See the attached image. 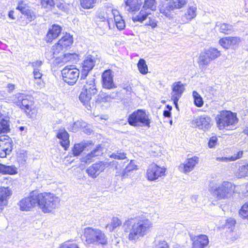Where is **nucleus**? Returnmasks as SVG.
Segmentation results:
<instances>
[{
    "instance_id": "f257e3e1",
    "label": "nucleus",
    "mask_w": 248,
    "mask_h": 248,
    "mask_svg": "<svg viewBox=\"0 0 248 248\" xmlns=\"http://www.w3.org/2000/svg\"><path fill=\"white\" fill-rule=\"evenodd\" d=\"M60 200L53 193H40L37 190L31 191L27 197L22 199L18 203L23 211H30L37 205L44 213L52 212L58 207Z\"/></svg>"
},
{
    "instance_id": "f03ea898",
    "label": "nucleus",
    "mask_w": 248,
    "mask_h": 248,
    "mask_svg": "<svg viewBox=\"0 0 248 248\" xmlns=\"http://www.w3.org/2000/svg\"><path fill=\"white\" fill-rule=\"evenodd\" d=\"M152 226V222L149 219L144 217H137L126 220L123 228L124 232L127 233L130 241H137L147 234Z\"/></svg>"
},
{
    "instance_id": "7ed1b4c3",
    "label": "nucleus",
    "mask_w": 248,
    "mask_h": 248,
    "mask_svg": "<svg viewBox=\"0 0 248 248\" xmlns=\"http://www.w3.org/2000/svg\"><path fill=\"white\" fill-rule=\"evenodd\" d=\"M128 124L133 126H150L151 120L149 114L145 110L139 109L134 111L128 116Z\"/></svg>"
},
{
    "instance_id": "20e7f679",
    "label": "nucleus",
    "mask_w": 248,
    "mask_h": 248,
    "mask_svg": "<svg viewBox=\"0 0 248 248\" xmlns=\"http://www.w3.org/2000/svg\"><path fill=\"white\" fill-rule=\"evenodd\" d=\"M234 186L228 181H223L212 187V192L218 200L228 199L234 190Z\"/></svg>"
},
{
    "instance_id": "39448f33",
    "label": "nucleus",
    "mask_w": 248,
    "mask_h": 248,
    "mask_svg": "<svg viewBox=\"0 0 248 248\" xmlns=\"http://www.w3.org/2000/svg\"><path fill=\"white\" fill-rule=\"evenodd\" d=\"M217 127L222 130L229 126H232L237 123L238 119L236 113L231 111L223 110L216 116Z\"/></svg>"
},
{
    "instance_id": "423d86ee",
    "label": "nucleus",
    "mask_w": 248,
    "mask_h": 248,
    "mask_svg": "<svg viewBox=\"0 0 248 248\" xmlns=\"http://www.w3.org/2000/svg\"><path fill=\"white\" fill-rule=\"evenodd\" d=\"M93 91V80H89L84 86L83 91L81 92L79 99L85 107L91 111L92 106L91 100H92Z\"/></svg>"
},
{
    "instance_id": "0eeeda50",
    "label": "nucleus",
    "mask_w": 248,
    "mask_h": 248,
    "mask_svg": "<svg viewBox=\"0 0 248 248\" xmlns=\"http://www.w3.org/2000/svg\"><path fill=\"white\" fill-rule=\"evenodd\" d=\"M73 66H65L61 71L63 81L70 85L75 84L79 76L78 69L72 67Z\"/></svg>"
},
{
    "instance_id": "6e6552de",
    "label": "nucleus",
    "mask_w": 248,
    "mask_h": 248,
    "mask_svg": "<svg viewBox=\"0 0 248 248\" xmlns=\"http://www.w3.org/2000/svg\"><path fill=\"white\" fill-rule=\"evenodd\" d=\"M186 0H170L169 2L160 7V12L166 17L170 18L172 17L171 11L182 8L186 4Z\"/></svg>"
},
{
    "instance_id": "1a4fd4ad",
    "label": "nucleus",
    "mask_w": 248,
    "mask_h": 248,
    "mask_svg": "<svg viewBox=\"0 0 248 248\" xmlns=\"http://www.w3.org/2000/svg\"><path fill=\"white\" fill-rule=\"evenodd\" d=\"M73 43V38L69 33H66L58 42L53 46L52 50L53 51V57L55 55H58L61 50L63 49H66Z\"/></svg>"
},
{
    "instance_id": "9d476101",
    "label": "nucleus",
    "mask_w": 248,
    "mask_h": 248,
    "mask_svg": "<svg viewBox=\"0 0 248 248\" xmlns=\"http://www.w3.org/2000/svg\"><path fill=\"white\" fill-rule=\"evenodd\" d=\"M13 150V141L7 135L0 136V157H6Z\"/></svg>"
},
{
    "instance_id": "9b49d317",
    "label": "nucleus",
    "mask_w": 248,
    "mask_h": 248,
    "mask_svg": "<svg viewBox=\"0 0 248 248\" xmlns=\"http://www.w3.org/2000/svg\"><path fill=\"white\" fill-rule=\"evenodd\" d=\"M165 168H161L155 163L151 164L147 170V178L150 181L155 180L165 175Z\"/></svg>"
},
{
    "instance_id": "f8f14e48",
    "label": "nucleus",
    "mask_w": 248,
    "mask_h": 248,
    "mask_svg": "<svg viewBox=\"0 0 248 248\" xmlns=\"http://www.w3.org/2000/svg\"><path fill=\"white\" fill-rule=\"evenodd\" d=\"M192 124L195 125V127L206 131L212 126L211 119L209 116L203 115L195 118L192 120Z\"/></svg>"
},
{
    "instance_id": "ddd939ff",
    "label": "nucleus",
    "mask_w": 248,
    "mask_h": 248,
    "mask_svg": "<svg viewBox=\"0 0 248 248\" xmlns=\"http://www.w3.org/2000/svg\"><path fill=\"white\" fill-rule=\"evenodd\" d=\"M16 104L21 108L26 110L31 109L33 105V98L31 96L19 93L16 95Z\"/></svg>"
},
{
    "instance_id": "4468645a",
    "label": "nucleus",
    "mask_w": 248,
    "mask_h": 248,
    "mask_svg": "<svg viewBox=\"0 0 248 248\" xmlns=\"http://www.w3.org/2000/svg\"><path fill=\"white\" fill-rule=\"evenodd\" d=\"M102 86L104 88L110 90L116 88L113 81V76L110 70L105 71L102 75Z\"/></svg>"
},
{
    "instance_id": "2eb2a0df",
    "label": "nucleus",
    "mask_w": 248,
    "mask_h": 248,
    "mask_svg": "<svg viewBox=\"0 0 248 248\" xmlns=\"http://www.w3.org/2000/svg\"><path fill=\"white\" fill-rule=\"evenodd\" d=\"M92 147V141H84L80 143H76L72 148V152L74 156H78L85 150L88 151Z\"/></svg>"
},
{
    "instance_id": "dca6fc26",
    "label": "nucleus",
    "mask_w": 248,
    "mask_h": 248,
    "mask_svg": "<svg viewBox=\"0 0 248 248\" xmlns=\"http://www.w3.org/2000/svg\"><path fill=\"white\" fill-rule=\"evenodd\" d=\"M172 90L171 100L177 104L185 90L184 85L180 81L175 82L172 85Z\"/></svg>"
},
{
    "instance_id": "f3484780",
    "label": "nucleus",
    "mask_w": 248,
    "mask_h": 248,
    "mask_svg": "<svg viewBox=\"0 0 248 248\" xmlns=\"http://www.w3.org/2000/svg\"><path fill=\"white\" fill-rule=\"evenodd\" d=\"M198 162L199 158L197 156L188 158L184 163L180 164L179 169L185 173H188L194 169Z\"/></svg>"
},
{
    "instance_id": "a211bd4d",
    "label": "nucleus",
    "mask_w": 248,
    "mask_h": 248,
    "mask_svg": "<svg viewBox=\"0 0 248 248\" xmlns=\"http://www.w3.org/2000/svg\"><path fill=\"white\" fill-rule=\"evenodd\" d=\"M191 240L193 241L192 248H204L209 244L208 236L204 234L195 236Z\"/></svg>"
},
{
    "instance_id": "6ab92c4d",
    "label": "nucleus",
    "mask_w": 248,
    "mask_h": 248,
    "mask_svg": "<svg viewBox=\"0 0 248 248\" xmlns=\"http://www.w3.org/2000/svg\"><path fill=\"white\" fill-rule=\"evenodd\" d=\"M93 68V58L91 55H89L84 60L82 63V69L81 71V79H85L88 73Z\"/></svg>"
},
{
    "instance_id": "aec40b11",
    "label": "nucleus",
    "mask_w": 248,
    "mask_h": 248,
    "mask_svg": "<svg viewBox=\"0 0 248 248\" xmlns=\"http://www.w3.org/2000/svg\"><path fill=\"white\" fill-rule=\"evenodd\" d=\"M108 243V239L104 233L98 229H94V244L102 247Z\"/></svg>"
},
{
    "instance_id": "412c9836",
    "label": "nucleus",
    "mask_w": 248,
    "mask_h": 248,
    "mask_svg": "<svg viewBox=\"0 0 248 248\" xmlns=\"http://www.w3.org/2000/svg\"><path fill=\"white\" fill-rule=\"evenodd\" d=\"M62 27L56 24H53L50 28L46 36V41L48 42H51L53 39L57 38L61 33Z\"/></svg>"
},
{
    "instance_id": "4be33fe9",
    "label": "nucleus",
    "mask_w": 248,
    "mask_h": 248,
    "mask_svg": "<svg viewBox=\"0 0 248 248\" xmlns=\"http://www.w3.org/2000/svg\"><path fill=\"white\" fill-rule=\"evenodd\" d=\"M125 10L129 13H134L140 10L142 3L141 0H125Z\"/></svg>"
},
{
    "instance_id": "5701e85b",
    "label": "nucleus",
    "mask_w": 248,
    "mask_h": 248,
    "mask_svg": "<svg viewBox=\"0 0 248 248\" xmlns=\"http://www.w3.org/2000/svg\"><path fill=\"white\" fill-rule=\"evenodd\" d=\"M78 60V55L76 53H65L62 57L56 59L57 62L59 63H66L68 62L75 63Z\"/></svg>"
},
{
    "instance_id": "b1692460",
    "label": "nucleus",
    "mask_w": 248,
    "mask_h": 248,
    "mask_svg": "<svg viewBox=\"0 0 248 248\" xmlns=\"http://www.w3.org/2000/svg\"><path fill=\"white\" fill-rule=\"evenodd\" d=\"M197 8L194 6L189 7L186 13L182 16L181 18V23L185 24L188 23L196 16Z\"/></svg>"
},
{
    "instance_id": "393cba45",
    "label": "nucleus",
    "mask_w": 248,
    "mask_h": 248,
    "mask_svg": "<svg viewBox=\"0 0 248 248\" xmlns=\"http://www.w3.org/2000/svg\"><path fill=\"white\" fill-rule=\"evenodd\" d=\"M10 121L9 117L2 114L0 116V134L7 133L10 131Z\"/></svg>"
},
{
    "instance_id": "a878e982",
    "label": "nucleus",
    "mask_w": 248,
    "mask_h": 248,
    "mask_svg": "<svg viewBox=\"0 0 248 248\" xmlns=\"http://www.w3.org/2000/svg\"><path fill=\"white\" fill-rule=\"evenodd\" d=\"M69 137L68 133L65 130L59 131L57 135V138L61 140L60 142L61 145L64 148L65 150H67L69 146Z\"/></svg>"
},
{
    "instance_id": "bb28decb",
    "label": "nucleus",
    "mask_w": 248,
    "mask_h": 248,
    "mask_svg": "<svg viewBox=\"0 0 248 248\" xmlns=\"http://www.w3.org/2000/svg\"><path fill=\"white\" fill-rule=\"evenodd\" d=\"M215 29L220 32L228 34L234 31V29L232 25L219 22L216 23Z\"/></svg>"
},
{
    "instance_id": "cd10ccee",
    "label": "nucleus",
    "mask_w": 248,
    "mask_h": 248,
    "mask_svg": "<svg viewBox=\"0 0 248 248\" xmlns=\"http://www.w3.org/2000/svg\"><path fill=\"white\" fill-rule=\"evenodd\" d=\"M82 240L85 245L92 244L93 243V229L92 227H89L84 229Z\"/></svg>"
},
{
    "instance_id": "c85d7f7f",
    "label": "nucleus",
    "mask_w": 248,
    "mask_h": 248,
    "mask_svg": "<svg viewBox=\"0 0 248 248\" xmlns=\"http://www.w3.org/2000/svg\"><path fill=\"white\" fill-rule=\"evenodd\" d=\"M95 102L97 106L102 107L103 109H106L108 106H104V104L109 103L110 101L108 96V94L102 92L97 95Z\"/></svg>"
},
{
    "instance_id": "c756f323",
    "label": "nucleus",
    "mask_w": 248,
    "mask_h": 248,
    "mask_svg": "<svg viewBox=\"0 0 248 248\" xmlns=\"http://www.w3.org/2000/svg\"><path fill=\"white\" fill-rule=\"evenodd\" d=\"M12 194V191L8 187H0V201L4 204L7 203V199Z\"/></svg>"
},
{
    "instance_id": "7c9ffc66",
    "label": "nucleus",
    "mask_w": 248,
    "mask_h": 248,
    "mask_svg": "<svg viewBox=\"0 0 248 248\" xmlns=\"http://www.w3.org/2000/svg\"><path fill=\"white\" fill-rule=\"evenodd\" d=\"M151 14V12L148 11L146 9H144V8L142 7L138 15L133 16L132 19L134 22L139 21L142 22L145 20L147 16Z\"/></svg>"
},
{
    "instance_id": "2f4dec72",
    "label": "nucleus",
    "mask_w": 248,
    "mask_h": 248,
    "mask_svg": "<svg viewBox=\"0 0 248 248\" xmlns=\"http://www.w3.org/2000/svg\"><path fill=\"white\" fill-rule=\"evenodd\" d=\"M0 172L13 175L17 173V169L14 166H7L0 163Z\"/></svg>"
},
{
    "instance_id": "473e14b6",
    "label": "nucleus",
    "mask_w": 248,
    "mask_h": 248,
    "mask_svg": "<svg viewBox=\"0 0 248 248\" xmlns=\"http://www.w3.org/2000/svg\"><path fill=\"white\" fill-rule=\"evenodd\" d=\"M137 169V166L135 164L133 161L131 160L123 171L122 173V179L127 177L129 175V172Z\"/></svg>"
},
{
    "instance_id": "72a5a7b5",
    "label": "nucleus",
    "mask_w": 248,
    "mask_h": 248,
    "mask_svg": "<svg viewBox=\"0 0 248 248\" xmlns=\"http://www.w3.org/2000/svg\"><path fill=\"white\" fill-rule=\"evenodd\" d=\"M157 2L156 0H144L142 7L151 13L156 10Z\"/></svg>"
},
{
    "instance_id": "f704fd0d",
    "label": "nucleus",
    "mask_w": 248,
    "mask_h": 248,
    "mask_svg": "<svg viewBox=\"0 0 248 248\" xmlns=\"http://www.w3.org/2000/svg\"><path fill=\"white\" fill-rule=\"evenodd\" d=\"M122 225L121 220L117 217H113L110 224L107 225L106 228L109 232H112L117 227Z\"/></svg>"
},
{
    "instance_id": "c9c22d12",
    "label": "nucleus",
    "mask_w": 248,
    "mask_h": 248,
    "mask_svg": "<svg viewBox=\"0 0 248 248\" xmlns=\"http://www.w3.org/2000/svg\"><path fill=\"white\" fill-rule=\"evenodd\" d=\"M208 56L210 59L212 61L220 56V52L215 48H211L206 50L204 52Z\"/></svg>"
},
{
    "instance_id": "e433bc0d",
    "label": "nucleus",
    "mask_w": 248,
    "mask_h": 248,
    "mask_svg": "<svg viewBox=\"0 0 248 248\" xmlns=\"http://www.w3.org/2000/svg\"><path fill=\"white\" fill-rule=\"evenodd\" d=\"M114 19L116 26L119 30H123L125 28V22L120 15H114Z\"/></svg>"
},
{
    "instance_id": "4c0bfd02",
    "label": "nucleus",
    "mask_w": 248,
    "mask_h": 248,
    "mask_svg": "<svg viewBox=\"0 0 248 248\" xmlns=\"http://www.w3.org/2000/svg\"><path fill=\"white\" fill-rule=\"evenodd\" d=\"M137 65L138 69L141 74L145 75L148 73V67L144 59H140Z\"/></svg>"
},
{
    "instance_id": "58836bf2",
    "label": "nucleus",
    "mask_w": 248,
    "mask_h": 248,
    "mask_svg": "<svg viewBox=\"0 0 248 248\" xmlns=\"http://www.w3.org/2000/svg\"><path fill=\"white\" fill-rule=\"evenodd\" d=\"M55 4L59 9L63 12L67 13L69 11L70 4L66 3L63 0H57Z\"/></svg>"
},
{
    "instance_id": "ea45409f",
    "label": "nucleus",
    "mask_w": 248,
    "mask_h": 248,
    "mask_svg": "<svg viewBox=\"0 0 248 248\" xmlns=\"http://www.w3.org/2000/svg\"><path fill=\"white\" fill-rule=\"evenodd\" d=\"M211 60L204 52V54L200 56L199 58V64L202 67L208 65Z\"/></svg>"
},
{
    "instance_id": "a19ab883",
    "label": "nucleus",
    "mask_w": 248,
    "mask_h": 248,
    "mask_svg": "<svg viewBox=\"0 0 248 248\" xmlns=\"http://www.w3.org/2000/svg\"><path fill=\"white\" fill-rule=\"evenodd\" d=\"M106 164L102 161L94 164V178L98 175L105 168Z\"/></svg>"
},
{
    "instance_id": "79ce46f5",
    "label": "nucleus",
    "mask_w": 248,
    "mask_h": 248,
    "mask_svg": "<svg viewBox=\"0 0 248 248\" xmlns=\"http://www.w3.org/2000/svg\"><path fill=\"white\" fill-rule=\"evenodd\" d=\"M22 14L26 16V18L29 22H31L36 18V16L34 12L29 8L23 12Z\"/></svg>"
},
{
    "instance_id": "37998d69",
    "label": "nucleus",
    "mask_w": 248,
    "mask_h": 248,
    "mask_svg": "<svg viewBox=\"0 0 248 248\" xmlns=\"http://www.w3.org/2000/svg\"><path fill=\"white\" fill-rule=\"evenodd\" d=\"M235 223L236 222L234 219L232 218H229L226 220V223L224 225V228L227 229L228 231L229 232H232L234 229Z\"/></svg>"
},
{
    "instance_id": "c03bdc74",
    "label": "nucleus",
    "mask_w": 248,
    "mask_h": 248,
    "mask_svg": "<svg viewBox=\"0 0 248 248\" xmlns=\"http://www.w3.org/2000/svg\"><path fill=\"white\" fill-rule=\"evenodd\" d=\"M27 158V153L26 151L21 150L17 153V159L20 163L24 164Z\"/></svg>"
},
{
    "instance_id": "a18cd8bd",
    "label": "nucleus",
    "mask_w": 248,
    "mask_h": 248,
    "mask_svg": "<svg viewBox=\"0 0 248 248\" xmlns=\"http://www.w3.org/2000/svg\"><path fill=\"white\" fill-rule=\"evenodd\" d=\"M193 96L195 105L198 107H202L203 105V100L200 94L196 91H193Z\"/></svg>"
},
{
    "instance_id": "49530a36",
    "label": "nucleus",
    "mask_w": 248,
    "mask_h": 248,
    "mask_svg": "<svg viewBox=\"0 0 248 248\" xmlns=\"http://www.w3.org/2000/svg\"><path fill=\"white\" fill-rule=\"evenodd\" d=\"M86 126V123L82 120H78L75 122L72 126V131L76 132L78 129H82Z\"/></svg>"
},
{
    "instance_id": "de8ad7c7",
    "label": "nucleus",
    "mask_w": 248,
    "mask_h": 248,
    "mask_svg": "<svg viewBox=\"0 0 248 248\" xmlns=\"http://www.w3.org/2000/svg\"><path fill=\"white\" fill-rule=\"evenodd\" d=\"M248 175V164L241 166L239 169L238 176L240 177H244Z\"/></svg>"
},
{
    "instance_id": "09e8293b",
    "label": "nucleus",
    "mask_w": 248,
    "mask_h": 248,
    "mask_svg": "<svg viewBox=\"0 0 248 248\" xmlns=\"http://www.w3.org/2000/svg\"><path fill=\"white\" fill-rule=\"evenodd\" d=\"M109 157L117 159H124L126 158V154L121 151H117L116 153H112Z\"/></svg>"
},
{
    "instance_id": "8fccbe9b",
    "label": "nucleus",
    "mask_w": 248,
    "mask_h": 248,
    "mask_svg": "<svg viewBox=\"0 0 248 248\" xmlns=\"http://www.w3.org/2000/svg\"><path fill=\"white\" fill-rule=\"evenodd\" d=\"M99 17L101 19V25L102 26L103 31L102 32L100 33L104 34L105 33V31L107 29L108 26H109V23L108 20H106V18L104 17V15L99 16Z\"/></svg>"
},
{
    "instance_id": "3c124183",
    "label": "nucleus",
    "mask_w": 248,
    "mask_h": 248,
    "mask_svg": "<svg viewBox=\"0 0 248 248\" xmlns=\"http://www.w3.org/2000/svg\"><path fill=\"white\" fill-rule=\"evenodd\" d=\"M239 214L243 218L248 219V204H244L239 211Z\"/></svg>"
},
{
    "instance_id": "603ef678",
    "label": "nucleus",
    "mask_w": 248,
    "mask_h": 248,
    "mask_svg": "<svg viewBox=\"0 0 248 248\" xmlns=\"http://www.w3.org/2000/svg\"><path fill=\"white\" fill-rule=\"evenodd\" d=\"M220 45L224 48H229L230 47L229 37H223L220 39L219 42Z\"/></svg>"
},
{
    "instance_id": "864d4df0",
    "label": "nucleus",
    "mask_w": 248,
    "mask_h": 248,
    "mask_svg": "<svg viewBox=\"0 0 248 248\" xmlns=\"http://www.w3.org/2000/svg\"><path fill=\"white\" fill-rule=\"evenodd\" d=\"M93 158V150L90 151L86 156L81 159V162L88 164L92 162Z\"/></svg>"
},
{
    "instance_id": "5fc2aeb1",
    "label": "nucleus",
    "mask_w": 248,
    "mask_h": 248,
    "mask_svg": "<svg viewBox=\"0 0 248 248\" xmlns=\"http://www.w3.org/2000/svg\"><path fill=\"white\" fill-rule=\"evenodd\" d=\"M33 76L35 79L40 80L42 77V74L40 72L39 69H35L33 70ZM37 83L40 86L43 85V83L41 80L39 82H37Z\"/></svg>"
},
{
    "instance_id": "6e6d98bb",
    "label": "nucleus",
    "mask_w": 248,
    "mask_h": 248,
    "mask_svg": "<svg viewBox=\"0 0 248 248\" xmlns=\"http://www.w3.org/2000/svg\"><path fill=\"white\" fill-rule=\"evenodd\" d=\"M93 0H80V4L84 9H89L92 7Z\"/></svg>"
},
{
    "instance_id": "4d7b16f0",
    "label": "nucleus",
    "mask_w": 248,
    "mask_h": 248,
    "mask_svg": "<svg viewBox=\"0 0 248 248\" xmlns=\"http://www.w3.org/2000/svg\"><path fill=\"white\" fill-rule=\"evenodd\" d=\"M41 3L42 6L45 8L52 7L55 5L53 0H41Z\"/></svg>"
},
{
    "instance_id": "13d9d810",
    "label": "nucleus",
    "mask_w": 248,
    "mask_h": 248,
    "mask_svg": "<svg viewBox=\"0 0 248 248\" xmlns=\"http://www.w3.org/2000/svg\"><path fill=\"white\" fill-rule=\"evenodd\" d=\"M29 7L27 5V4L24 1L21 0L18 2V5L16 9L19 10L22 14Z\"/></svg>"
},
{
    "instance_id": "bf43d9fd",
    "label": "nucleus",
    "mask_w": 248,
    "mask_h": 248,
    "mask_svg": "<svg viewBox=\"0 0 248 248\" xmlns=\"http://www.w3.org/2000/svg\"><path fill=\"white\" fill-rule=\"evenodd\" d=\"M59 248H79L75 243H70L69 242H65L60 245Z\"/></svg>"
},
{
    "instance_id": "052dcab7",
    "label": "nucleus",
    "mask_w": 248,
    "mask_h": 248,
    "mask_svg": "<svg viewBox=\"0 0 248 248\" xmlns=\"http://www.w3.org/2000/svg\"><path fill=\"white\" fill-rule=\"evenodd\" d=\"M153 248H169V246L165 241H159L155 244Z\"/></svg>"
},
{
    "instance_id": "680f3d73",
    "label": "nucleus",
    "mask_w": 248,
    "mask_h": 248,
    "mask_svg": "<svg viewBox=\"0 0 248 248\" xmlns=\"http://www.w3.org/2000/svg\"><path fill=\"white\" fill-rule=\"evenodd\" d=\"M230 46L235 45L240 42V38L237 37H229Z\"/></svg>"
},
{
    "instance_id": "e2e57ef3",
    "label": "nucleus",
    "mask_w": 248,
    "mask_h": 248,
    "mask_svg": "<svg viewBox=\"0 0 248 248\" xmlns=\"http://www.w3.org/2000/svg\"><path fill=\"white\" fill-rule=\"evenodd\" d=\"M217 138L216 136L211 137L208 142V146L209 148L214 147L217 142Z\"/></svg>"
},
{
    "instance_id": "0e129e2a",
    "label": "nucleus",
    "mask_w": 248,
    "mask_h": 248,
    "mask_svg": "<svg viewBox=\"0 0 248 248\" xmlns=\"http://www.w3.org/2000/svg\"><path fill=\"white\" fill-rule=\"evenodd\" d=\"M103 147L101 145H98L95 149H94V156H98L103 154Z\"/></svg>"
},
{
    "instance_id": "69168bd1",
    "label": "nucleus",
    "mask_w": 248,
    "mask_h": 248,
    "mask_svg": "<svg viewBox=\"0 0 248 248\" xmlns=\"http://www.w3.org/2000/svg\"><path fill=\"white\" fill-rule=\"evenodd\" d=\"M31 66L33 68V70L35 69H39V67L42 65V62L36 61L32 62L30 63Z\"/></svg>"
},
{
    "instance_id": "338daca9",
    "label": "nucleus",
    "mask_w": 248,
    "mask_h": 248,
    "mask_svg": "<svg viewBox=\"0 0 248 248\" xmlns=\"http://www.w3.org/2000/svg\"><path fill=\"white\" fill-rule=\"evenodd\" d=\"M108 96L109 98V101L111 102L113 99H115L118 97V92H113L110 94H108Z\"/></svg>"
},
{
    "instance_id": "774afa93",
    "label": "nucleus",
    "mask_w": 248,
    "mask_h": 248,
    "mask_svg": "<svg viewBox=\"0 0 248 248\" xmlns=\"http://www.w3.org/2000/svg\"><path fill=\"white\" fill-rule=\"evenodd\" d=\"M243 154V152L242 151L237 152V154H234L231 157V161H234L237 159L241 158Z\"/></svg>"
}]
</instances>
